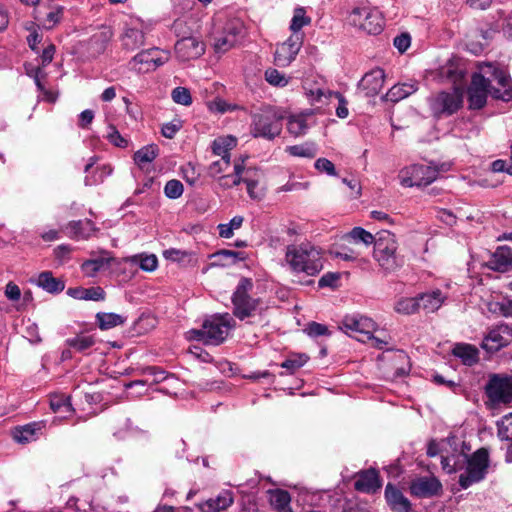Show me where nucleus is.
Wrapping results in <instances>:
<instances>
[{
	"label": "nucleus",
	"instance_id": "1",
	"mask_svg": "<svg viewBox=\"0 0 512 512\" xmlns=\"http://www.w3.org/2000/svg\"><path fill=\"white\" fill-rule=\"evenodd\" d=\"M480 73H474L468 87L469 109H482L488 94L505 102L512 100V83L509 75L491 63L480 66Z\"/></svg>",
	"mask_w": 512,
	"mask_h": 512
},
{
	"label": "nucleus",
	"instance_id": "2",
	"mask_svg": "<svg viewBox=\"0 0 512 512\" xmlns=\"http://www.w3.org/2000/svg\"><path fill=\"white\" fill-rule=\"evenodd\" d=\"M284 260L292 273L311 277L318 275L324 267L322 249L310 242L288 245Z\"/></svg>",
	"mask_w": 512,
	"mask_h": 512
},
{
	"label": "nucleus",
	"instance_id": "3",
	"mask_svg": "<svg viewBox=\"0 0 512 512\" xmlns=\"http://www.w3.org/2000/svg\"><path fill=\"white\" fill-rule=\"evenodd\" d=\"M397 248L394 234L388 231L378 234L374 243L373 258L385 274L394 272L403 265L402 258L397 254Z\"/></svg>",
	"mask_w": 512,
	"mask_h": 512
},
{
	"label": "nucleus",
	"instance_id": "4",
	"mask_svg": "<svg viewBox=\"0 0 512 512\" xmlns=\"http://www.w3.org/2000/svg\"><path fill=\"white\" fill-rule=\"evenodd\" d=\"M282 113L271 106L261 108L253 113L250 132L253 137L273 140L282 131Z\"/></svg>",
	"mask_w": 512,
	"mask_h": 512
},
{
	"label": "nucleus",
	"instance_id": "5",
	"mask_svg": "<svg viewBox=\"0 0 512 512\" xmlns=\"http://www.w3.org/2000/svg\"><path fill=\"white\" fill-rule=\"evenodd\" d=\"M233 318L228 314L214 315L206 319L201 329L192 330L194 338L205 344L219 345L227 337Z\"/></svg>",
	"mask_w": 512,
	"mask_h": 512
},
{
	"label": "nucleus",
	"instance_id": "6",
	"mask_svg": "<svg viewBox=\"0 0 512 512\" xmlns=\"http://www.w3.org/2000/svg\"><path fill=\"white\" fill-rule=\"evenodd\" d=\"M254 285L250 278L242 277L232 294L233 315L239 320L253 317L260 305L259 298L250 296Z\"/></svg>",
	"mask_w": 512,
	"mask_h": 512
},
{
	"label": "nucleus",
	"instance_id": "7",
	"mask_svg": "<svg viewBox=\"0 0 512 512\" xmlns=\"http://www.w3.org/2000/svg\"><path fill=\"white\" fill-rule=\"evenodd\" d=\"M490 464L489 451L482 447L469 455L465 463V472L459 475L458 483L462 489L483 481L488 473Z\"/></svg>",
	"mask_w": 512,
	"mask_h": 512
},
{
	"label": "nucleus",
	"instance_id": "8",
	"mask_svg": "<svg viewBox=\"0 0 512 512\" xmlns=\"http://www.w3.org/2000/svg\"><path fill=\"white\" fill-rule=\"evenodd\" d=\"M470 446L457 437H448L442 441L441 465L447 473H455L464 468Z\"/></svg>",
	"mask_w": 512,
	"mask_h": 512
},
{
	"label": "nucleus",
	"instance_id": "9",
	"mask_svg": "<svg viewBox=\"0 0 512 512\" xmlns=\"http://www.w3.org/2000/svg\"><path fill=\"white\" fill-rule=\"evenodd\" d=\"M348 22L350 25L371 35L380 34L384 27L381 12L369 6L353 8L348 16Z\"/></svg>",
	"mask_w": 512,
	"mask_h": 512
},
{
	"label": "nucleus",
	"instance_id": "10",
	"mask_svg": "<svg viewBox=\"0 0 512 512\" xmlns=\"http://www.w3.org/2000/svg\"><path fill=\"white\" fill-rule=\"evenodd\" d=\"M484 392L494 405L512 402V375L505 373L490 374L484 386Z\"/></svg>",
	"mask_w": 512,
	"mask_h": 512
},
{
	"label": "nucleus",
	"instance_id": "11",
	"mask_svg": "<svg viewBox=\"0 0 512 512\" xmlns=\"http://www.w3.org/2000/svg\"><path fill=\"white\" fill-rule=\"evenodd\" d=\"M439 168L425 164H412L400 171V184L404 187L427 186L435 181Z\"/></svg>",
	"mask_w": 512,
	"mask_h": 512
},
{
	"label": "nucleus",
	"instance_id": "12",
	"mask_svg": "<svg viewBox=\"0 0 512 512\" xmlns=\"http://www.w3.org/2000/svg\"><path fill=\"white\" fill-rule=\"evenodd\" d=\"M463 103V91L461 88H453L451 91H441L430 99V108L434 116H450L456 113Z\"/></svg>",
	"mask_w": 512,
	"mask_h": 512
},
{
	"label": "nucleus",
	"instance_id": "13",
	"mask_svg": "<svg viewBox=\"0 0 512 512\" xmlns=\"http://www.w3.org/2000/svg\"><path fill=\"white\" fill-rule=\"evenodd\" d=\"M340 329L358 341L365 342V338H371L376 330V323L366 316L359 314L347 315L341 322Z\"/></svg>",
	"mask_w": 512,
	"mask_h": 512
},
{
	"label": "nucleus",
	"instance_id": "14",
	"mask_svg": "<svg viewBox=\"0 0 512 512\" xmlns=\"http://www.w3.org/2000/svg\"><path fill=\"white\" fill-rule=\"evenodd\" d=\"M243 37V24L237 20L228 21L222 31L213 36V46L217 53H225L233 48Z\"/></svg>",
	"mask_w": 512,
	"mask_h": 512
},
{
	"label": "nucleus",
	"instance_id": "15",
	"mask_svg": "<svg viewBox=\"0 0 512 512\" xmlns=\"http://www.w3.org/2000/svg\"><path fill=\"white\" fill-rule=\"evenodd\" d=\"M170 53L159 48H150L137 53L131 60L130 65L138 72H148L165 64Z\"/></svg>",
	"mask_w": 512,
	"mask_h": 512
},
{
	"label": "nucleus",
	"instance_id": "16",
	"mask_svg": "<svg viewBox=\"0 0 512 512\" xmlns=\"http://www.w3.org/2000/svg\"><path fill=\"white\" fill-rule=\"evenodd\" d=\"M304 41V34H291L283 43L277 45L274 63L279 67H288L298 55Z\"/></svg>",
	"mask_w": 512,
	"mask_h": 512
},
{
	"label": "nucleus",
	"instance_id": "17",
	"mask_svg": "<svg viewBox=\"0 0 512 512\" xmlns=\"http://www.w3.org/2000/svg\"><path fill=\"white\" fill-rule=\"evenodd\" d=\"M512 343V327L501 323L492 327L482 341V348L488 352H497Z\"/></svg>",
	"mask_w": 512,
	"mask_h": 512
},
{
	"label": "nucleus",
	"instance_id": "18",
	"mask_svg": "<svg viewBox=\"0 0 512 512\" xmlns=\"http://www.w3.org/2000/svg\"><path fill=\"white\" fill-rule=\"evenodd\" d=\"M65 8L61 5L40 3L33 13L38 26L45 30L56 27L63 19Z\"/></svg>",
	"mask_w": 512,
	"mask_h": 512
},
{
	"label": "nucleus",
	"instance_id": "19",
	"mask_svg": "<svg viewBox=\"0 0 512 512\" xmlns=\"http://www.w3.org/2000/svg\"><path fill=\"white\" fill-rule=\"evenodd\" d=\"M204 52V42L193 36L183 37L175 44L176 56L181 61L198 59Z\"/></svg>",
	"mask_w": 512,
	"mask_h": 512
},
{
	"label": "nucleus",
	"instance_id": "20",
	"mask_svg": "<svg viewBox=\"0 0 512 512\" xmlns=\"http://www.w3.org/2000/svg\"><path fill=\"white\" fill-rule=\"evenodd\" d=\"M442 489L441 482L435 477H419L410 484V492L419 498H429L437 495Z\"/></svg>",
	"mask_w": 512,
	"mask_h": 512
},
{
	"label": "nucleus",
	"instance_id": "21",
	"mask_svg": "<svg viewBox=\"0 0 512 512\" xmlns=\"http://www.w3.org/2000/svg\"><path fill=\"white\" fill-rule=\"evenodd\" d=\"M381 485L379 472L370 468L357 473L354 488L362 493L373 494L381 488Z\"/></svg>",
	"mask_w": 512,
	"mask_h": 512
},
{
	"label": "nucleus",
	"instance_id": "22",
	"mask_svg": "<svg viewBox=\"0 0 512 512\" xmlns=\"http://www.w3.org/2000/svg\"><path fill=\"white\" fill-rule=\"evenodd\" d=\"M385 79L384 70L375 68L367 72L358 84V88L368 97L376 96L382 89Z\"/></svg>",
	"mask_w": 512,
	"mask_h": 512
},
{
	"label": "nucleus",
	"instance_id": "23",
	"mask_svg": "<svg viewBox=\"0 0 512 512\" xmlns=\"http://www.w3.org/2000/svg\"><path fill=\"white\" fill-rule=\"evenodd\" d=\"M385 499L393 512H411L412 504L402 491L391 483L385 487Z\"/></svg>",
	"mask_w": 512,
	"mask_h": 512
},
{
	"label": "nucleus",
	"instance_id": "24",
	"mask_svg": "<svg viewBox=\"0 0 512 512\" xmlns=\"http://www.w3.org/2000/svg\"><path fill=\"white\" fill-rule=\"evenodd\" d=\"M44 428V421L31 422L26 425L16 427L12 431V437L17 443H30L38 439Z\"/></svg>",
	"mask_w": 512,
	"mask_h": 512
},
{
	"label": "nucleus",
	"instance_id": "25",
	"mask_svg": "<svg viewBox=\"0 0 512 512\" xmlns=\"http://www.w3.org/2000/svg\"><path fill=\"white\" fill-rule=\"evenodd\" d=\"M234 502L233 492L223 490L215 497H211L197 505L201 512H221L230 507Z\"/></svg>",
	"mask_w": 512,
	"mask_h": 512
},
{
	"label": "nucleus",
	"instance_id": "26",
	"mask_svg": "<svg viewBox=\"0 0 512 512\" xmlns=\"http://www.w3.org/2000/svg\"><path fill=\"white\" fill-rule=\"evenodd\" d=\"M246 158L247 156L240 157L239 159L234 161L233 173L221 175L218 177V179H216L218 185L222 189H231L242 183L244 175L246 174L247 171V168L245 167Z\"/></svg>",
	"mask_w": 512,
	"mask_h": 512
},
{
	"label": "nucleus",
	"instance_id": "27",
	"mask_svg": "<svg viewBox=\"0 0 512 512\" xmlns=\"http://www.w3.org/2000/svg\"><path fill=\"white\" fill-rule=\"evenodd\" d=\"M488 266L498 272H507L512 268V248L507 245L500 246L492 254Z\"/></svg>",
	"mask_w": 512,
	"mask_h": 512
},
{
	"label": "nucleus",
	"instance_id": "28",
	"mask_svg": "<svg viewBox=\"0 0 512 512\" xmlns=\"http://www.w3.org/2000/svg\"><path fill=\"white\" fill-rule=\"evenodd\" d=\"M417 299L419 301V309L422 308L424 311L432 313L443 305L447 296L440 289H435L419 294Z\"/></svg>",
	"mask_w": 512,
	"mask_h": 512
},
{
	"label": "nucleus",
	"instance_id": "29",
	"mask_svg": "<svg viewBox=\"0 0 512 512\" xmlns=\"http://www.w3.org/2000/svg\"><path fill=\"white\" fill-rule=\"evenodd\" d=\"M120 39L124 49L133 51L144 45L145 33L139 27L130 26L125 28Z\"/></svg>",
	"mask_w": 512,
	"mask_h": 512
},
{
	"label": "nucleus",
	"instance_id": "30",
	"mask_svg": "<svg viewBox=\"0 0 512 512\" xmlns=\"http://www.w3.org/2000/svg\"><path fill=\"white\" fill-rule=\"evenodd\" d=\"M67 294L74 299L89 300V301H103L105 300L106 293L100 286L83 288L75 287L69 288Z\"/></svg>",
	"mask_w": 512,
	"mask_h": 512
},
{
	"label": "nucleus",
	"instance_id": "31",
	"mask_svg": "<svg viewBox=\"0 0 512 512\" xmlns=\"http://www.w3.org/2000/svg\"><path fill=\"white\" fill-rule=\"evenodd\" d=\"M312 115V111L291 115L287 122L288 132L295 137L304 135L309 128L308 118H311Z\"/></svg>",
	"mask_w": 512,
	"mask_h": 512
},
{
	"label": "nucleus",
	"instance_id": "32",
	"mask_svg": "<svg viewBox=\"0 0 512 512\" xmlns=\"http://www.w3.org/2000/svg\"><path fill=\"white\" fill-rule=\"evenodd\" d=\"M418 90V83L410 81L406 83L396 84L391 87L385 94V99L391 102H398Z\"/></svg>",
	"mask_w": 512,
	"mask_h": 512
},
{
	"label": "nucleus",
	"instance_id": "33",
	"mask_svg": "<svg viewBox=\"0 0 512 512\" xmlns=\"http://www.w3.org/2000/svg\"><path fill=\"white\" fill-rule=\"evenodd\" d=\"M452 354L461 359L462 363L468 366H471L478 362L479 360V352L478 349L466 343H458L454 346L452 350Z\"/></svg>",
	"mask_w": 512,
	"mask_h": 512
},
{
	"label": "nucleus",
	"instance_id": "34",
	"mask_svg": "<svg viewBox=\"0 0 512 512\" xmlns=\"http://www.w3.org/2000/svg\"><path fill=\"white\" fill-rule=\"evenodd\" d=\"M67 233L76 238H88L95 231L94 223L91 220L71 221L66 226Z\"/></svg>",
	"mask_w": 512,
	"mask_h": 512
},
{
	"label": "nucleus",
	"instance_id": "35",
	"mask_svg": "<svg viewBox=\"0 0 512 512\" xmlns=\"http://www.w3.org/2000/svg\"><path fill=\"white\" fill-rule=\"evenodd\" d=\"M237 144V139L231 135L219 137L212 142V152L221 158L230 159V150Z\"/></svg>",
	"mask_w": 512,
	"mask_h": 512
},
{
	"label": "nucleus",
	"instance_id": "36",
	"mask_svg": "<svg viewBox=\"0 0 512 512\" xmlns=\"http://www.w3.org/2000/svg\"><path fill=\"white\" fill-rule=\"evenodd\" d=\"M290 502L291 496L288 491L282 489L270 491V503L277 512H292Z\"/></svg>",
	"mask_w": 512,
	"mask_h": 512
},
{
	"label": "nucleus",
	"instance_id": "37",
	"mask_svg": "<svg viewBox=\"0 0 512 512\" xmlns=\"http://www.w3.org/2000/svg\"><path fill=\"white\" fill-rule=\"evenodd\" d=\"M110 257H97L86 260L81 265L82 272L88 277H94L96 274L110 266Z\"/></svg>",
	"mask_w": 512,
	"mask_h": 512
},
{
	"label": "nucleus",
	"instance_id": "38",
	"mask_svg": "<svg viewBox=\"0 0 512 512\" xmlns=\"http://www.w3.org/2000/svg\"><path fill=\"white\" fill-rule=\"evenodd\" d=\"M37 284L49 293H60L65 287L64 283L53 277L52 273L49 271L39 274Z\"/></svg>",
	"mask_w": 512,
	"mask_h": 512
},
{
	"label": "nucleus",
	"instance_id": "39",
	"mask_svg": "<svg viewBox=\"0 0 512 512\" xmlns=\"http://www.w3.org/2000/svg\"><path fill=\"white\" fill-rule=\"evenodd\" d=\"M125 317L116 313L98 312L96 314V322L101 330H109L111 328L124 324Z\"/></svg>",
	"mask_w": 512,
	"mask_h": 512
},
{
	"label": "nucleus",
	"instance_id": "40",
	"mask_svg": "<svg viewBox=\"0 0 512 512\" xmlns=\"http://www.w3.org/2000/svg\"><path fill=\"white\" fill-rule=\"evenodd\" d=\"M126 261L138 265L145 272H153L158 267V259L154 254H136L128 257Z\"/></svg>",
	"mask_w": 512,
	"mask_h": 512
},
{
	"label": "nucleus",
	"instance_id": "41",
	"mask_svg": "<svg viewBox=\"0 0 512 512\" xmlns=\"http://www.w3.org/2000/svg\"><path fill=\"white\" fill-rule=\"evenodd\" d=\"M96 343V339L93 335L78 334L73 338H68L65 344L76 350L77 352H85Z\"/></svg>",
	"mask_w": 512,
	"mask_h": 512
},
{
	"label": "nucleus",
	"instance_id": "42",
	"mask_svg": "<svg viewBox=\"0 0 512 512\" xmlns=\"http://www.w3.org/2000/svg\"><path fill=\"white\" fill-rule=\"evenodd\" d=\"M311 17L306 15L304 7H296L293 11V17L290 22L292 34H302L301 29L311 24Z\"/></svg>",
	"mask_w": 512,
	"mask_h": 512
},
{
	"label": "nucleus",
	"instance_id": "43",
	"mask_svg": "<svg viewBox=\"0 0 512 512\" xmlns=\"http://www.w3.org/2000/svg\"><path fill=\"white\" fill-rule=\"evenodd\" d=\"M158 146L155 144L142 147L134 154V161L139 167H144L145 164L151 163L158 156Z\"/></svg>",
	"mask_w": 512,
	"mask_h": 512
},
{
	"label": "nucleus",
	"instance_id": "44",
	"mask_svg": "<svg viewBox=\"0 0 512 512\" xmlns=\"http://www.w3.org/2000/svg\"><path fill=\"white\" fill-rule=\"evenodd\" d=\"M348 242L363 243L370 245L375 243L376 238L362 227H354L349 233L343 237Z\"/></svg>",
	"mask_w": 512,
	"mask_h": 512
},
{
	"label": "nucleus",
	"instance_id": "45",
	"mask_svg": "<svg viewBox=\"0 0 512 512\" xmlns=\"http://www.w3.org/2000/svg\"><path fill=\"white\" fill-rule=\"evenodd\" d=\"M395 311L400 314L410 315L419 311V301L416 297L401 298L395 303Z\"/></svg>",
	"mask_w": 512,
	"mask_h": 512
},
{
	"label": "nucleus",
	"instance_id": "46",
	"mask_svg": "<svg viewBox=\"0 0 512 512\" xmlns=\"http://www.w3.org/2000/svg\"><path fill=\"white\" fill-rule=\"evenodd\" d=\"M212 257L218 259L219 261H223L222 265H230L235 264L238 261L245 260V253L239 252V251H232V250H219L216 253L212 255Z\"/></svg>",
	"mask_w": 512,
	"mask_h": 512
},
{
	"label": "nucleus",
	"instance_id": "47",
	"mask_svg": "<svg viewBox=\"0 0 512 512\" xmlns=\"http://www.w3.org/2000/svg\"><path fill=\"white\" fill-rule=\"evenodd\" d=\"M244 218L240 215L234 216L229 223H221L218 225L219 235L222 238H231L234 230L239 229L243 224Z\"/></svg>",
	"mask_w": 512,
	"mask_h": 512
},
{
	"label": "nucleus",
	"instance_id": "48",
	"mask_svg": "<svg viewBox=\"0 0 512 512\" xmlns=\"http://www.w3.org/2000/svg\"><path fill=\"white\" fill-rule=\"evenodd\" d=\"M265 80L272 86L285 87L288 85L290 78L284 73L279 72L275 68H268L265 73Z\"/></svg>",
	"mask_w": 512,
	"mask_h": 512
},
{
	"label": "nucleus",
	"instance_id": "49",
	"mask_svg": "<svg viewBox=\"0 0 512 512\" xmlns=\"http://www.w3.org/2000/svg\"><path fill=\"white\" fill-rule=\"evenodd\" d=\"M286 152L295 157L314 158L316 155V148L312 144H299L288 146L286 148Z\"/></svg>",
	"mask_w": 512,
	"mask_h": 512
},
{
	"label": "nucleus",
	"instance_id": "50",
	"mask_svg": "<svg viewBox=\"0 0 512 512\" xmlns=\"http://www.w3.org/2000/svg\"><path fill=\"white\" fill-rule=\"evenodd\" d=\"M308 359V356L305 354L292 355L281 363V367L286 369L289 373H293L304 366Z\"/></svg>",
	"mask_w": 512,
	"mask_h": 512
},
{
	"label": "nucleus",
	"instance_id": "51",
	"mask_svg": "<svg viewBox=\"0 0 512 512\" xmlns=\"http://www.w3.org/2000/svg\"><path fill=\"white\" fill-rule=\"evenodd\" d=\"M163 257L173 262L185 263L192 260L193 254L185 250L171 248L163 252Z\"/></svg>",
	"mask_w": 512,
	"mask_h": 512
},
{
	"label": "nucleus",
	"instance_id": "52",
	"mask_svg": "<svg viewBox=\"0 0 512 512\" xmlns=\"http://www.w3.org/2000/svg\"><path fill=\"white\" fill-rule=\"evenodd\" d=\"M256 170L252 168H248L246 174L244 175L242 183H245L247 186V193L252 199H260L261 194L255 191V188L258 185V180L254 177L256 174Z\"/></svg>",
	"mask_w": 512,
	"mask_h": 512
},
{
	"label": "nucleus",
	"instance_id": "53",
	"mask_svg": "<svg viewBox=\"0 0 512 512\" xmlns=\"http://www.w3.org/2000/svg\"><path fill=\"white\" fill-rule=\"evenodd\" d=\"M184 192V186L177 179L169 180L164 186V194L169 199H178Z\"/></svg>",
	"mask_w": 512,
	"mask_h": 512
},
{
	"label": "nucleus",
	"instance_id": "54",
	"mask_svg": "<svg viewBox=\"0 0 512 512\" xmlns=\"http://www.w3.org/2000/svg\"><path fill=\"white\" fill-rule=\"evenodd\" d=\"M172 100L183 106H190L192 104V96L189 89L185 87H176L171 92Z\"/></svg>",
	"mask_w": 512,
	"mask_h": 512
},
{
	"label": "nucleus",
	"instance_id": "55",
	"mask_svg": "<svg viewBox=\"0 0 512 512\" xmlns=\"http://www.w3.org/2000/svg\"><path fill=\"white\" fill-rule=\"evenodd\" d=\"M230 166V159L221 158L220 160L214 161L208 168V174L214 179H218L223 172H225Z\"/></svg>",
	"mask_w": 512,
	"mask_h": 512
},
{
	"label": "nucleus",
	"instance_id": "56",
	"mask_svg": "<svg viewBox=\"0 0 512 512\" xmlns=\"http://www.w3.org/2000/svg\"><path fill=\"white\" fill-rule=\"evenodd\" d=\"M304 331L312 338L331 335L328 327L318 322L308 323Z\"/></svg>",
	"mask_w": 512,
	"mask_h": 512
},
{
	"label": "nucleus",
	"instance_id": "57",
	"mask_svg": "<svg viewBox=\"0 0 512 512\" xmlns=\"http://www.w3.org/2000/svg\"><path fill=\"white\" fill-rule=\"evenodd\" d=\"M51 409L54 412H71L72 406L68 398L64 396H54L50 400Z\"/></svg>",
	"mask_w": 512,
	"mask_h": 512
},
{
	"label": "nucleus",
	"instance_id": "58",
	"mask_svg": "<svg viewBox=\"0 0 512 512\" xmlns=\"http://www.w3.org/2000/svg\"><path fill=\"white\" fill-rule=\"evenodd\" d=\"M490 311L498 313L499 315L504 317L512 318V300L491 303Z\"/></svg>",
	"mask_w": 512,
	"mask_h": 512
},
{
	"label": "nucleus",
	"instance_id": "59",
	"mask_svg": "<svg viewBox=\"0 0 512 512\" xmlns=\"http://www.w3.org/2000/svg\"><path fill=\"white\" fill-rule=\"evenodd\" d=\"M314 166L321 173H326L327 175H330V176L337 175L335 165L327 158H318L315 161Z\"/></svg>",
	"mask_w": 512,
	"mask_h": 512
},
{
	"label": "nucleus",
	"instance_id": "60",
	"mask_svg": "<svg viewBox=\"0 0 512 512\" xmlns=\"http://www.w3.org/2000/svg\"><path fill=\"white\" fill-rule=\"evenodd\" d=\"M393 43L400 53H404L411 44V37L408 33H402L394 38Z\"/></svg>",
	"mask_w": 512,
	"mask_h": 512
},
{
	"label": "nucleus",
	"instance_id": "61",
	"mask_svg": "<svg viewBox=\"0 0 512 512\" xmlns=\"http://www.w3.org/2000/svg\"><path fill=\"white\" fill-rule=\"evenodd\" d=\"M181 129L180 121L168 122L163 124L161 132L165 138L172 139L176 133Z\"/></svg>",
	"mask_w": 512,
	"mask_h": 512
},
{
	"label": "nucleus",
	"instance_id": "62",
	"mask_svg": "<svg viewBox=\"0 0 512 512\" xmlns=\"http://www.w3.org/2000/svg\"><path fill=\"white\" fill-rule=\"evenodd\" d=\"M339 280L338 273L328 272L324 274L318 281L319 287H334L336 282Z\"/></svg>",
	"mask_w": 512,
	"mask_h": 512
},
{
	"label": "nucleus",
	"instance_id": "63",
	"mask_svg": "<svg viewBox=\"0 0 512 512\" xmlns=\"http://www.w3.org/2000/svg\"><path fill=\"white\" fill-rule=\"evenodd\" d=\"M55 52L56 47L54 44H49L47 47L44 48L42 54L40 55L42 67H46L48 64L52 62Z\"/></svg>",
	"mask_w": 512,
	"mask_h": 512
},
{
	"label": "nucleus",
	"instance_id": "64",
	"mask_svg": "<svg viewBox=\"0 0 512 512\" xmlns=\"http://www.w3.org/2000/svg\"><path fill=\"white\" fill-rule=\"evenodd\" d=\"M109 141L117 147L124 148L127 146L128 141L121 136V134L114 128H111V132L108 133Z\"/></svg>",
	"mask_w": 512,
	"mask_h": 512
}]
</instances>
